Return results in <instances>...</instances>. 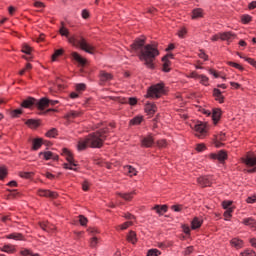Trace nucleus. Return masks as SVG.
Wrapping results in <instances>:
<instances>
[{
  "label": "nucleus",
  "mask_w": 256,
  "mask_h": 256,
  "mask_svg": "<svg viewBox=\"0 0 256 256\" xmlns=\"http://www.w3.org/2000/svg\"><path fill=\"white\" fill-rule=\"evenodd\" d=\"M57 103H59V101L57 100H49L47 98H42L36 103V107H38V109L43 110L47 109V107H49L50 105H57Z\"/></svg>",
  "instance_id": "nucleus-6"
},
{
  "label": "nucleus",
  "mask_w": 256,
  "mask_h": 256,
  "mask_svg": "<svg viewBox=\"0 0 256 256\" xmlns=\"http://www.w3.org/2000/svg\"><path fill=\"white\" fill-rule=\"evenodd\" d=\"M228 65H230V67H235V69H243V67H241V65H239L238 63L235 62H228Z\"/></svg>",
  "instance_id": "nucleus-58"
},
{
  "label": "nucleus",
  "mask_w": 256,
  "mask_h": 256,
  "mask_svg": "<svg viewBox=\"0 0 256 256\" xmlns=\"http://www.w3.org/2000/svg\"><path fill=\"white\" fill-rule=\"evenodd\" d=\"M198 79H200L201 85H205V86L209 85V77L205 75H200Z\"/></svg>",
  "instance_id": "nucleus-38"
},
{
  "label": "nucleus",
  "mask_w": 256,
  "mask_h": 256,
  "mask_svg": "<svg viewBox=\"0 0 256 256\" xmlns=\"http://www.w3.org/2000/svg\"><path fill=\"white\" fill-rule=\"evenodd\" d=\"M225 139H226V135L223 132H220L218 135H216V141H215L216 147H223V143H221V141H225Z\"/></svg>",
  "instance_id": "nucleus-20"
},
{
  "label": "nucleus",
  "mask_w": 256,
  "mask_h": 256,
  "mask_svg": "<svg viewBox=\"0 0 256 256\" xmlns=\"http://www.w3.org/2000/svg\"><path fill=\"white\" fill-rule=\"evenodd\" d=\"M203 17V9L196 8L192 10V19H201Z\"/></svg>",
  "instance_id": "nucleus-24"
},
{
  "label": "nucleus",
  "mask_w": 256,
  "mask_h": 256,
  "mask_svg": "<svg viewBox=\"0 0 256 256\" xmlns=\"http://www.w3.org/2000/svg\"><path fill=\"white\" fill-rule=\"evenodd\" d=\"M235 37H236V35L233 32L220 33L221 41H228V43H230V41H233V39H235Z\"/></svg>",
  "instance_id": "nucleus-15"
},
{
  "label": "nucleus",
  "mask_w": 256,
  "mask_h": 256,
  "mask_svg": "<svg viewBox=\"0 0 256 256\" xmlns=\"http://www.w3.org/2000/svg\"><path fill=\"white\" fill-rule=\"evenodd\" d=\"M242 223H243V225L250 227V229H252V231H256V220L253 217L244 218Z\"/></svg>",
  "instance_id": "nucleus-14"
},
{
  "label": "nucleus",
  "mask_w": 256,
  "mask_h": 256,
  "mask_svg": "<svg viewBox=\"0 0 256 256\" xmlns=\"http://www.w3.org/2000/svg\"><path fill=\"white\" fill-rule=\"evenodd\" d=\"M206 147L205 144H198L196 146V151H198L199 153H201V151H205Z\"/></svg>",
  "instance_id": "nucleus-57"
},
{
  "label": "nucleus",
  "mask_w": 256,
  "mask_h": 256,
  "mask_svg": "<svg viewBox=\"0 0 256 256\" xmlns=\"http://www.w3.org/2000/svg\"><path fill=\"white\" fill-rule=\"evenodd\" d=\"M62 155L65 157L66 161H73V153L67 148L62 149Z\"/></svg>",
  "instance_id": "nucleus-26"
},
{
  "label": "nucleus",
  "mask_w": 256,
  "mask_h": 256,
  "mask_svg": "<svg viewBox=\"0 0 256 256\" xmlns=\"http://www.w3.org/2000/svg\"><path fill=\"white\" fill-rule=\"evenodd\" d=\"M248 173H256V161H245L244 162Z\"/></svg>",
  "instance_id": "nucleus-17"
},
{
  "label": "nucleus",
  "mask_w": 256,
  "mask_h": 256,
  "mask_svg": "<svg viewBox=\"0 0 256 256\" xmlns=\"http://www.w3.org/2000/svg\"><path fill=\"white\" fill-rule=\"evenodd\" d=\"M82 18L89 19V10L87 9L82 10Z\"/></svg>",
  "instance_id": "nucleus-61"
},
{
  "label": "nucleus",
  "mask_w": 256,
  "mask_h": 256,
  "mask_svg": "<svg viewBox=\"0 0 256 256\" xmlns=\"http://www.w3.org/2000/svg\"><path fill=\"white\" fill-rule=\"evenodd\" d=\"M214 97L216 98V101H219V103H223V95L221 94V90L214 89Z\"/></svg>",
  "instance_id": "nucleus-34"
},
{
  "label": "nucleus",
  "mask_w": 256,
  "mask_h": 256,
  "mask_svg": "<svg viewBox=\"0 0 256 256\" xmlns=\"http://www.w3.org/2000/svg\"><path fill=\"white\" fill-rule=\"evenodd\" d=\"M143 121V117L138 116L130 120L131 125H141V122Z\"/></svg>",
  "instance_id": "nucleus-37"
},
{
  "label": "nucleus",
  "mask_w": 256,
  "mask_h": 256,
  "mask_svg": "<svg viewBox=\"0 0 256 256\" xmlns=\"http://www.w3.org/2000/svg\"><path fill=\"white\" fill-rule=\"evenodd\" d=\"M59 33L60 35H62V37H67L68 42L70 43V45H73V47H80L82 51H85L90 55H93V53H95V46L87 43V40H85V38H83L82 36L72 35L69 37V29L63 26V22Z\"/></svg>",
  "instance_id": "nucleus-3"
},
{
  "label": "nucleus",
  "mask_w": 256,
  "mask_h": 256,
  "mask_svg": "<svg viewBox=\"0 0 256 256\" xmlns=\"http://www.w3.org/2000/svg\"><path fill=\"white\" fill-rule=\"evenodd\" d=\"M21 113H23V111L21 109H16V110H13L11 112V117H19V115H21Z\"/></svg>",
  "instance_id": "nucleus-50"
},
{
  "label": "nucleus",
  "mask_w": 256,
  "mask_h": 256,
  "mask_svg": "<svg viewBox=\"0 0 256 256\" xmlns=\"http://www.w3.org/2000/svg\"><path fill=\"white\" fill-rule=\"evenodd\" d=\"M242 161H256V156L253 153L247 155V159H242Z\"/></svg>",
  "instance_id": "nucleus-53"
},
{
  "label": "nucleus",
  "mask_w": 256,
  "mask_h": 256,
  "mask_svg": "<svg viewBox=\"0 0 256 256\" xmlns=\"http://www.w3.org/2000/svg\"><path fill=\"white\" fill-rule=\"evenodd\" d=\"M154 143H155V139H153V136H151V135L144 136L141 139L142 147H146V148L153 147Z\"/></svg>",
  "instance_id": "nucleus-10"
},
{
  "label": "nucleus",
  "mask_w": 256,
  "mask_h": 256,
  "mask_svg": "<svg viewBox=\"0 0 256 256\" xmlns=\"http://www.w3.org/2000/svg\"><path fill=\"white\" fill-rule=\"evenodd\" d=\"M188 77H190V79H199L200 75L197 74V72H192Z\"/></svg>",
  "instance_id": "nucleus-63"
},
{
  "label": "nucleus",
  "mask_w": 256,
  "mask_h": 256,
  "mask_svg": "<svg viewBox=\"0 0 256 256\" xmlns=\"http://www.w3.org/2000/svg\"><path fill=\"white\" fill-rule=\"evenodd\" d=\"M211 118L214 121V123L217 124L219 122V120L221 119V109H219V108L213 109Z\"/></svg>",
  "instance_id": "nucleus-18"
},
{
  "label": "nucleus",
  "mask_w": 256,
  "mask_h": 256,
  "mask_svg": "<svg viewBox=\"0 0 256 256\" xmlns=\"http://www.w3.org/2000/svg\"><path fill=\"white\" fill-rule=\"evenodd\" d=\"M163 61V71L164 73H169V71H171L170 65H171V61L169 60H162Z\"/></svg>",
  "instance_id": "nucleus-36"
},
{
  "label": "nucleus",
  "mask_w": 256,
  "mask_h": 256,
  "mask_svg": "<svg viewBox=\"0 0 256 256\" xmlns=\"http://www.w3.org/2000/svg\"><path fill=\"white\" fill-rule=\"evenodd\" d=\"M145 111L148 115H153L157 111V106L153 103H147L145 106Z\"/></svg>",
  "instance_id": "nucleus-21"
},
{
  "label": "nucleus",
  "mask_w": 256,
  "mask_h": 256,
  "mask_svg": "<svg viewBox=\"0 0 256 256\" xmlns=\"http://www.w3.org/2000/svg\"><path fill=\"white\" fill-rule=\"evenodd\" d=\"M83 191H89V181L85 180L82 184Z\"/></svg>",
  "instance_id": "nucleus-59"
},
{
  "label": "nucleus",
  "mask_w": 256,
  "mask_h": 256,
  "mask_svg": "<svg viewBox=\"0 0 256 256\" xmlns=\"http://www.w3.org/2000/svg\"><path fill=\"white\" fill-rule=\"evenodd\" d=\"M6 239H14L15 241H23V235L21 233H12L6 236Z\"/></svg>",
  "instance_id": "nucleus-28"
},
{
  "label": "nucleus",
  "mask_w": 256,
  "mask_h": 256,
  "mask_svg": "<svg viewBox=\"0 0 256 256\" xmlns=\"http://www.w3.org/2000/svg\"><path fill=\"white\" fill-rule=\"evenodd\" d=\"M233 213V208H228L225 212H224V217H225V221H229V219H231L232 214Z\"/></svg>",
  "instance_id": "nucleus-43"
},
{
  "label": "nucleus",
  "mask_w": 256,
  "mask_h": 256,
  "mask_svg": "<svg viewBox=\"0 0 256 256\" xmlns=\"http://www.w3.org/2000/svg\"><path fill=\"white\" fill-rule=\"evenodd\" d=\"M81 115H83V111L81 110H72V111H69L66 115H65V118L66 119H77V117H81Z\"/></svg>",
  "instance_id": "nucleus-16"
},
{
  "label": "nucleus",
  "mask_w": 256,
  "mask_h": 256,
  "mask_svg": "<svg viewBox=\"0 0 256 256\" xmlns=\"http://www.w3.org/2000/svg\"><path fill=\"white\" fill-rule=\"evenodd\" d=\"M26 125H28V127H30V129H37V127L39 126V121L33 120V119H28L26 121Z\"/></svg>",
  "instance_id": "nucleus-32"
},
{
  "label": "nucleus",
  "mask_w": 256,
  "mask_h": 256,
  "mask_svg": "<svg viewBox=\"0 0 256 256\" xmlns=\"http://www.w3.org/2000/svg\"><path fill=\"white\" fill-rule=\"evenodd\" d=\"M130 225H133V222L131 221H128V222H125L124 224L118 226L120 229H122V231H124V229H128Z\"/></svg>",
  "instance_id": "nucleus-51"
},
{
  "label": "nucleus",
  "mask_w": 256,
  "mask_h": 256,
  "mask_svg": "<svg viewBox=\"0 0 256 256\" xmlns=\"http://www.w3.org/2000/svg\"><path fill=\"white\" fill-rule=\"evenodd\" d=\"M230 243L235 249H241L243 247V240H240L239 238H233Z\"/></svg>",
  "instance_id": "nucleus-23"
},
{
  "label": "nucleus",
  "mask_w": 256,
  "mask_h": 256,
  "mask_svg": "<svg viewBox=\"0 0 256 256\" xmlns=\"http://www.w3.org/2000/svg\"><path fill=\"white\" fill-rule=\"evenodd\" d=\"M76 91H78V93H81V91H85L87 89V85L85 83H79L76 84Z\"/></svg>",
  "instance_id": "nucleus-41"
},
{
  "label": "nucleus",
  "mask_w": 256,
  "mask_h": 256,
  "mask_svg": "<svg viewBox=\"0 0 256 256\" xmlns=\"http://www.w3.org/2000/svg\"><path fill=\"white\" fill-rule=\"evenodd\" d=\"M22 53H25L26 55H31V47H29V45L25 44L22 47Z\"/></svg>",
  "instance_id": "nucleus-47"
},
{
  "label": "nucleus",
  "mask_w": 256,
  "mask_h": 256,
  "mask_svg": "<svg viewBox=\"0 0 256 256\" xmlns=\"http://www.w3.org/2000/svg\"><path fill=\"white\" fill-rule=\"evenodd\" d=\"M210 159L217 161H226V159L229 158L227 157V152L225 150H220L217 154H211Z\"/></svg>",
  "instance_id": "nucleus-9"
},
{
  "label": "nucleus",
  "mask_w": 256,
  "mask_h": 256,
  "mask_svg": "<svg viewBox=\"0 0 256 256\" xmlns=\"http://www.w3.org/2000/svg\"><path fill=\"white\" fill-rule=\"evenodd\" d=\"M39 158L40 159H45L46 161H49L52 159V161H58L59 160V155L51 152V151H46V152H40L39 153Z\"/></svg>",
  "instance_id": "nucleus-8"
},
{
  "label": "nucleus",
  "mask_w": 256,
  "mask_h": 256,
  "mask_svg": "<svg viewBox=\"0 0 256 256\" xmlns=\"http://www.w3.org/2000/svg\"><path fill=\"white\" fill-rule=\"evenodd\" d=\"M200 187H209L211 185V176H202L197 179Z\"/></svg>",
  "instance_id": "nucleus-13"
},
{
  "label": "nucleus",
  "mask_w": 256,
  "mask_h": 256,
  "mask_svg": "<svg viewBox=\"0 0 256 256\" xmlns=\"http://www.w3.org/2000/svg\"><path fill=\"white\" fill-rule=\"evenodd\" d=\"M59 135L56 128L50 129L48 132H46V137H49V139H53Z\"/></svg>",
  "instance_id": "nucleus-33"
},
{
  "label": "nucleus",
  "mask_w": 256,
  "mask_h": 256,
  "mask_svg": "<svg viewBox=\"0 0 256 256\" xmlns=\"http://www.w3.org/2000/svg\"><path fill=\"white\" fill-rule=\"evenodd\" d=\"M7 177V167L0 166V179H5Z\"/></svg>",
  "instance_id": "nucleus-40"
},
{
  "label": "nucleus",
  "mask_w": 256,
  "mask_h": 256,
  "mask_svg": "<svg viewBox=\"0 0 256 256\" xmlns=\"http://www.w3.org/2000/svg\"><path fill=\"white\" fill-rule=\"evenodd\" d=\"M99 244V238H97V236H93L91 239H90V247L92 249H95L97 248V245Z\"/></svg>",
  "instance_id": "nucleus-35"
},
{
  "label": "nucleus",
  "mask_w": 256,
  "mask_h": 256,
  "mask_svg": "<svg viewBox=\"0 0 256 256\" xmlns=\"http://www.w3.org/2000/svg\"><path fill=\"white\" fill-rule=\"evenodd\" d=\"M33 105H35L34 98H28V99L24 100L21 104V106L24 107L25 109H29V107H33Z\"/></svg>",
  "instance_id": "nucleus-25"
},
{
  "label": "nucleus",
  "mask_w": 256,
  "mask_h": 256,
  "mask_svg": "<svg viewBox=\"0 0 256 256\" xmlns=\"http://www.w3.org/2000/svg\"><path fill=\"white\" fill-rule=\"evenodd\" d=\"M64 169H70L71 171H77V164L73 161L64 163Z\"/></svg>",
  "instance_id": "nucleus-31"
},
{
  "label": "nucleus",
  "mask_w": 256,
  "mask_h": 256,
  "mask_svg": "<svg viewBox=\"0 0 256 256\" xmlns=\"http://www.w3.org/2000/svg\"><path fill=\"white\" fill-rule=\"evenodd\" d=\"M193 246H189V247H187L186 248V250L184 251V255L185 256H189V255H191V253H193Z\"/></svg>",
  "instance_id": "nucleus-56"
},
{
  "label": "nucleus",
  "mask_w": 256,
  "mask_h": 256,
  "mask_svg": "<svg viewBox=\"0 0 256 256\" xmlns=\"http://www.w3.org/2000/svg\"><path fill=\"white\" fill-rule=\"evenodd\" d=\"M157 147H159V149H165V147H167V141L165 140H159L157 142Z\"/></svg>",
  "instance_id": "nucleus-48"
},
{
  "label": "nucleus",
  "mask_w": 256,
  "mask_h": 256,
  "mask_svg": "<svg viewBox=\"0 0 256 256\" xmlns=\"http://www.w3.org/2000/svg\"><path fill=\"white\" fill-rule=\"evenodd\" d=\"M19 176L22 179H31V177H33V172H20Z\"/></svg>",
  "instance_id": "nucleus-39"
},
{
  "label": "nucleus",
  "mask_w": 256,
  "mask_h": 256,
  "mask_svg": "<svg viewBox=\"0 0 256 256\" xmlns=\"http://www.w3.org/2000/svg\"><path fill=\"white\" fill-rule=\"evenodd\" d=\"M194 131L196 137H199V139H203V137L207 135V125L203 122H200L194 126Z\"/></svg>",
  "instance_id": "nucleus-5"
},
{
  "label": "nucleus",
  "mask_w": 256,
  "mask_h": 256,
  "mask_svg": "<svg viewBox=\"0 0 256 256\" xmlns=\"http://www.w3.org/2000/svg\"><path fill=\"white\" fill-rule=\"evenodd\" d=\"M154 211L158 213V215H163V213H167V205H156L154 208Z\"/></svg>",
  "instance_id": "nucleus-27"
},
{
  "label": "nucleus",
  "mask_w": 256,
  "mask_h": 256,
  "mask_svg": "<svg viewBox=\"0 0 256 256\" xmlns=\"http://www.w3.org/2000/svg\"><path fill=\"white\" fill-rule=\"evenodd\" d=\"M28 141L31 144V151H39L43 146V138H29Z\"/></svg>",
  "instance_id": "nucleus-7"
},
{
  "label": "nucleus",
  "mask_w": 256,
  "mask_h": 256,
  "mask_svg": "<svg viewBox=\"0 0 256 256\" xmlns=\"http://www.w3.org/2000/svg\"><path fill=\"white\" fill-rule=\"evenodd\" d=\"M34 7H36L37 9H43V8H45V3L41 2V1H35Z\"/></svg>",
  "instance_id": "nucleus-52"
},
{
  "label": "nucleus",
  "mask_w": 256,
  "mask_h": 256,
  "mask_svg": "<svg viewBox=\"0 0 256 256\" xmlns=\"http://www.w3.org/2000/svg\"><path fill=\"white\" fill-rule=\"evenodd\" d=\"M201 225H203L202 219L195 217L192 220V229H199V227H201Z\"/></svg>",
  "instance_id": "nucleus-29"
},
{
  "label": "nucleus",
  "mask_w": 256,
  "mask_h": 256,
  "mask_svg": "<svg viewBox=\"0 0 256 256\" xmlns=\"http://www.w3.org/2000/svg\"><path fill=\"white\" fill-rule=\"evenodd\" d=\"M133 51H140V60L144 61V64L148 69H155V57L159 55V50L155 46L148 44L145 45V39L138 38L131 44Z\"/></svg>",
  "instance_id": "nucleus-1"
},
{
  "label": "nucleus",
  "mask_w": 256,
  "mask_h": 256,
  "mask_svg": "<svg viewBox=\"0 0 256 256\" xmlns=\"http://www.w3.org/2000/svg\"><path fill=\"white\" fill-rule=\"evenodd\" d=\"M113 79V75L111 73L106 72L105 70L100 71V83L103 85V83H108V81H111Z\"/></svg>",
  "instance_id": "nucleus-12"
},
{
  "label": "nucleus",
  "mask_w": 256,
  "mask_h": 256,
  "mask_svg": "<svg viewBox=\"0 0 256 256\" xmlns=\"http://www.w3.org/2000/svg\"><path fill=\"white\" fill-rule=\"evenodd\" d=\"M60 55H63V50H56L55 53L52 55V61H56L57 57H59Z\"/></svg>",
  "instance_id": "nucleus-46"
},
{
  "label": "nucleus",
  "mask_w": 256,
  "mask_h": 256,
  "mask_svg": "<svg viewBox=\"0 0 256 256\" xmlns=\"http://www.w3.org/2000/svg\"><path fill=\"white\" fill-rule=\"evenodd\" d=\"M105 139H107V128L100 129L99 131L88 135L85 139L79 140L78 151H85L87 147L101 149Z\"/></svg>",
  "instance_id": "nucleus-2"
},
{
  "label": "nucleus",
  "mask_w": 256,
  "mask_h": 256,
  "mask_svg": "<svg viewBox=\"0 0 256 256\" xmlns=\"http://www.w3.org/2000/svg\"><path fill=\"white\" fill-rule=\"evenodd\" d=\"M185 35H187V29H185V28L180 29L178 32V37L183 39V37H185Z\"/></svg>",
  "instance_id": "nucleus-55"
},
{
  "label": "nucleus",
  "mask_w": 256,
  "mask_h": 256,
  "mask_svg": "<svg viewBox=\"0 0 256 256\" xmlns=\"http://www.w3.org/2000/svg\"><path fill=\"white\" fill-rule=\"evenodd\" d=\"M1 251H3L4 253H13V251H15V249L13 248L12 245H5V246H3Z\"/></svg>",
  "instance_id": "nucleus-42"
},
{
  "label": "nucleus",
  "mask_w": 256,
  "mask_h": 256,
  "mask_svg": "<svg viewBox=\"0 0 256 256\" xmlns=\"http://www.w3.org/2000/svg\"><path fill=\"white\" fill-rule=\"evenodd\" d=\"M79 222H80V225L85 226V225H87V218L83 215H80Z\"/></svg>",
  "instance_id": "nucleus-54"
},
{
  "label": "nucleus",
  "mask_w": 256,
  "mask_h": 256,
  "mask_svg": "<svg viewBox=\"0 0 256 256\" xmlns=\"http://www.w3.org/2000/svg\"><path fill=\"white\" fill-rule=\"evenodd\" d=\"M247 203H255L256 202V196H249L246 199Z\"/></svg>",
  "instance_id": "nucleus-64"
},
{
  "label": "nucleus",
  "mask_w": 256,
  "mask_h": 256,
  "mask_svg": "<svg viewBox=\"0 0 256 256\" xmlns=\"http://www.w3.org/2000/svg\"><path fill=\"white\" fill-rule=\"evenodd\" d=\"M38 195L40 197H48L49 199H57V192H53L50 190H38Z\"/></svg>",
  "instance_id": "nucleus-11"
},
{
  "label": "nucleus",
  "mask_w": 256,
  "mask_h": 256,
  "mask_svg": "<svg viewBox=\"0 0 256 256\" xmlns=\"http://www.w3.org/2000/svg\"><path fill=\"white\" fill-rule=\"evenodd\" d=\"M127 240L129 241V243L135 245L137 243V234L133 231H130Z\"/></svg>",
  "instance_id": "nucleus-30"
},
{
  "label": "nucleus",
  "mask_w": 256,
  "mask_h": 256,
  "mask_svg": "<svg viewBox=\"0 0 256 256\" xmlns=\"http://www.w3.org/2000/svg\"><path fill=\"white\" fill-rule=\"evenodd\" d=\"M72 58L74 59V61H77L79 65H82V67L87 63V60L81 57V55H79V53L77 52H72Z\"/></svg>",
  "instance_id": "nucleus-19"
},
{
  "label": "nucleus",
  "mask_w": 256,
  "mask_h": 256,
  "mask_svg": "<svg viewBox=\"0 0 256 256\" xmlns=\"http://www.w3.org/2000/svg\"><path fill=\"white\" fill-rule=\"evenodd\" d=\"M159 255H161V251L157 249H150L147 252V256H159Z\"/></svg>",
  "instance_id": "nucleus-44"
},
{
  "label": "nucleus",
  "mask_w": 256,
  "mask_h": 256,
  "mask_svg": "<svg viewBox=\"0 0 256 256\" xmlns=\"http://www.w3.org/2000/svg\"><path fill=\"white\" fill-rule=\"evenodd\" d=\"M241 256H256V254L253 250H246L245 252L241 253Z\"/></svg>",
  "instance_id": "nucleus-49"
},
{
  "label": "nucleus",
  "mask_w": 256,
  "mask_h": 256,
  "mask_svg": "<svg viewBox=\"0 0 256 256\" xmlns=\"http://www.w3.org/2000/svg\"><path fill=\"white\" fill-rule=\"evenodd\" d=\"M163 94H165V85L163 83H158L152 85L147 92V97L151 99H159Z\"/></svg>",
  "instance_id": "nucleus-4"
},
{
  "label": "nucleus",
  "mask_w": 256,
  "mask_h": 256,
  "mask_svg": "<svg viewBox=\"0 0 256 256\" xmlns=\"http://www.w3.org/2000/svg\"><path fill=\"white\" fill-rule=\"evenodd\" d=\"M137 193L135 191L128 192V193H118L119 197L124 199V201H131L133 199V195H136Z\"/></svg>",
  "instance_id": "nucleus-22"
},
{
  "label": "nucleus",
  "mask_w": 256,
  "mask_h": 256,
  "mask_svg": "<svg viewBox=\"0 0 256 256\" xmlns=\"http://www.w3.org/2000/svg\"><path fill=\"white\" fill-rule=\"evenodd\" d=\"M129 105H137V98L130 97L128 98Z\"/></svg>",
  "instance_id": "nucleus-60"
},
{
  "label": "nucleus",
  "mask_w": 256,
  "mask_h": 256,
  "mask_svg": "<svg viewBox=\"0 0 256 256\" xmlns=\"http://www.w3.org/2000/svg\"><path fill=\"white\" fill-rule=\"evenodd\" d=\"M231 205H233L232 201H224V202H222L223 209H226V211L228 209H233V207H231Z\"/></svg>",
  "instance_id": "nucleus-45"
},
{
  "label": "nucleus",
  "mask_w": 256,
  "mask_h": 256,
  "mask_svg": "<svg viewBox=\"0 0 256 256\" xmlns=\"http://www.w3.org/2000/svg\"><path fill=\"white\" fill-rule=\"evenodd\" d=\"M250 21H251V16L249 15L242 16L243 23H249Z\"/></svg>",
  "instance_id": "nucleus-62"
}]
</instances>
